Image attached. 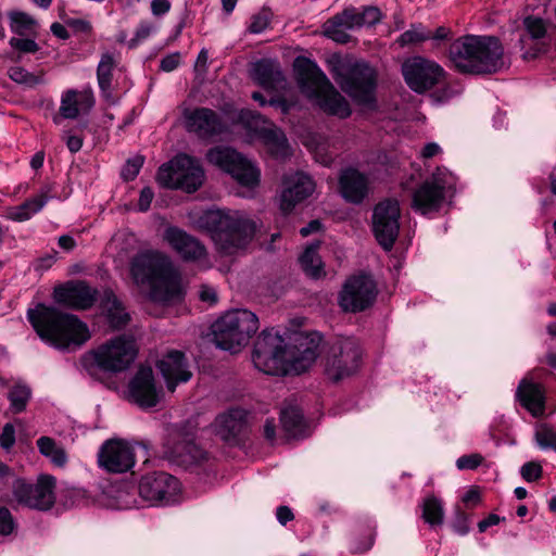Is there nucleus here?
<instances>
[{"mask_svg":"<svg viewBox=\"0 0 556 556\" xmlns=\"http://www.w3.org/2000/svg\"><path fill=\"white\" fill-rule=\"evenodd\" d=\"M104 311L106 312V316L111 326L114 328H121L125 326L129 319V316L125 312L124 306L114 295L108 296L104 304Z\"/></svg>","mask_w":556,"mask_h":556,"instance_id":"nucleus-40","label":"nucleus"},{"mask_svg":"<svg viewBox=\"0 0 556 556\" xmlns=\"http://www.w3.org/2000/svg\"><path fill=\"white\" fill-rule=\"evenodd\" d=\"M155 30V27L152 23L143 21L141 22L135 33L134 38L129 41V47L134 48L143 40L148 39Z\"/></svg>","mask_w":556,"mask_h":556,"instance_id":"nucleus-50","label":"nucleus"},{"mask_svg":"<svg viewBox=\"0 0 556 556\" xmlns=\"http://www.w3.org/2000/svg\"><path fill=\"white\" fill-rule=\"evenodd\" d=\"M53 299L56 303L85 309L90 307L96 301V291L83 281H72L55 287Z\"/></svg>","mask_w":556,"mask_h":556,"instance_id":"nucleus-26","label":"nucleus"},{"mask_svg":"<svg viewBox=\"0 0 556 556\" xmlns=\"http://www.w3.org/2000/svg\"><path fill=\"white\" fill-rule=\"evenodd\" d=\"M163 396V388L156 382L152 368L141 366L128 383V401L141 408H151L159 405Z\"/></svg>","mask_w":556,"mask_h":556,"instance_id":"nucleus-20","label":"nucleus"},{"mask_svg":"<svg viewBox=\"0 0 556 556\" xmlns=\"http://www.w3.org/2000/svg\"><path fill=\"white\" fill-rule=\"evenodd\" d=\"M463 502L469 506V507H473L476 505H478V503L480 502V492L478 489L476 488H471L469 489L463 496Z\"/></svg>","mask_w":556,"mask_h":556,"instance_id":"nucleus-62","label":"nucleus"},{"mask_svg":"<svg viewBox=\"0 0 556 556\" xmlns=\"http://www.w3.org/2000/svg\"><path fill=\"white\" fill-rule=\"evenodd\" d=\"M177 456L182 457L186 462L197 463L204 458V452L200 450L195 444H187L180 451L177 448Z\"/></svg>","mask_w":556,"mask_h":556,"instance_id":"nucleus-52","label":"nucleus"},{"mask_svg":"<svg viewBox=\"0 0 556 556\" xmlns=\"http://www.w3.org/2000/svg\"><path fill=\"white\" fill-rule=\"evenodd\" d=\"M421 517L430 527H439L444 522L443 501L434 494L427 495L421 502Z\"/></svg>","mask_w":556,"mask_h":556,"instance_id":"nucleus-35","label":"nucleus"},{"mask_svg":"<svg viewBox=\"0 0 556 556\" xmlns=\"http://www.w3.org/2000/svg\"><path fill=\"white\" fill-rule=\"evenodd\" d=\"M400 205L396 200H384L378 203L372 214V229L379 244L390 250L400 230Z\"/></svg>","mask_w":556,"mask_h":556,"instance_id":"nucleus-21","label":"nucleus"},{"mask_svg":"<svg viewBox=\"0 0 556 556\" xmlns=\"http://www.w3.org/2000/svg\"><path fill=\"white\" fill-rule=\"evenodd\" d=\"M252 78L266 90H280L286 86L279 66L269 60H261L253 64Z\"/></svg>","mask_w":556,"mask_h":556,"instance_id":"nucleus-32","label":"nucleus"},{"mask_svg":"<svg viewBox=\"0 0 556 556\" xmlns=\"http://www.w3.org/2000/svg\"><path fill=\"white\" fill-rule=\"evenodd\" d=\"M14 500L30 509L46 511L55 503V479L49 475L40 476L35 483L17 480L13 485Z\"/></svg>","mask_w":556,"mask_h":556,"instance_id":"nucleus-16","label":"nucleus"},{"mask_svg":"<svg viewBox=\"0 0 556 556\" xmlns=\"http://www.w3.org/2000/svg\"><path fill=\"white\" fill-rule=\"evenodd\" d=\"M170 2L168 0H152L151 1V12L155 16H161L166 14L170 10Z\"/></svg>","mask_w":556,"mask_h":556,"instance_id":"nucleus-59","label":"nucleus"},{"mask_svg":"<svg viewBox=\"0 0 556 556\" xmlns=\"http://www.w3.org/2000/svg\"><path fill=\"white\" fill-rule=\"evenodd\" d=\"M130 276L138 291L152 302L165 304L181 295L180 275L165 253H138L131 260Z\"/></svg>","mask_w":556,"mask_h":556,"instance_id":"nucleus-2","label":"nucleus"},{"mask_svg":"<svg viewBox=\"0 0 556 556\" xmlns=\"http://www.w3.org/2000/svg\"><path fill=\"white\" fill-rule=\"evenodd\" d=\"M62 139L65 141L67 149L72 153L78 152L83 147V138L71 134L68 130L62 132Z\"/></svg>","mask_w":556,"mask_h":556,"instance_id":"nucleus-55","label":"nucleus"},{"mask_svg":"<svg viewBox=\"0 0 556 556\" xmlns=\"http://www.w3.org/2000/svg\"><path fill=\"white\" fill-rule=\"evenodd\" d=\"M503 48L494 37L468 35L450 47V60L462 73L484 74L502 66Z\"/></svg>","mask_w":556,"mask_h":556,"instance_id":"nucleus-5","label":"nucleus"},{"mask_svg":"<svg viewBox=\"0 0 556 556\" xmlns=\"http://www.w3.org/2000/svg\"><path fill=\"white\" fill-rule=\"evenodd\" d=\"M336 80L352 98L363 104H370L374 100L375 71L364 63L346 66L340 65L336 70Z\"/></svg>","mask_w":556,"mask_h":556,"instance_id":"nucleus-15","label":"nucleus"},{"mask_svg":"<svg viewBox=\"0 0 556 556\" xmlns=\"http://www.w3.org/2000/svg\"><path fill=\"white\" fill-rule=\"evenodd\" d=\"M239 119L253 136L263 142L274 157L286 159L290 155V147L285 134L273 123L250 110H242Z\"/></svg>","mask_w":556,"mask_h":556,"instance_id":"nucleus-14","label":"nucleus"},{"mask_svg":"<svg viewBox=\"0 0 556 556\" xmlns=\"http://www.w3.org/2000/svg\"><path fill=\"white\" fill-rule=\"evenodd\" d=\"M245 412L240 408H232L216 417L213 430L223 441L229 442L242 430L245 422Z\"/></svg>","mask_w":556,"mask_h":556,"instance_id":"nucleus-31","label":"nucleus"},{"mask_svg":"<svg viewBox=\"0 0 556 556\" xmlns=\"http://www.w3.org/2000/svg\"><path fill=\"white\" fill-rule=\"evenodd\" d=\"M184 123L189 131L208 136L220 131L216 115L208 109L185 110Z\"/></svg>","mask_w":556,"mask_h":556,"instance_id":"nucleus-30","label":"nucleus"},{"mask_svg":"<svg viewBox=\"0 0 556 556\" xmlns=\"http://www.w3.org/2000/svg\"><path fill=\"white\" fill-rule=\"evenodd\" d=\"M137 353L138 348L131 337L118 336L89 352L84 363L86 366L93 364L105 371L121 372L134 363Z\"/></svg>","mask_w":556,"mask_h":556,"instance_id":"nucleus-9","label":"nucleus"},{"mask_svg":"<svg viewBox=\"0 0 556 556\" xmlns=\"http://www.w3.org/2000/svg\"><path fill=\"white\" fill-rule=\"evenodd\" d=\"M517 396L521 404L534 416H541L544 412V395L539 384L523 379L517 390Z\"/></svg>","mask_w":556,"mask_h":556,"instance_id":"nucleus-33","label":"nucleus"},{"mask_svg":"<svg viewBox=\"0 0 556 556\" xmlns=\"http://www.w3.org/2000/svg\"><path fill=\"white\" fill-rule=\"evenodd\" d=\"M534 439H535L536 444L541 448L555 450L556 430H554L553 428L545 426V425L539 426L535 430Z\"/></svg>","mask_w":556,"mask_h":556,"instance_id":"nucleus-47","label":"nucleus"},{"mask_svg":"<svg viewBox=\"0 0 556 556\" xmlns=\"http://www.w3.org/2000/svg\"><path fill=\"white\" fill-rule=\"evenodd\" d=\"M377 296V286L368 275L350 277L339 294V305L345 312H362L371 306Z\"/></svg>","mask_w":556,"mask_h":556,"instance_id":"nucleus-18","label":"nucleus"},{"mask_svg":"<svg viewBox=\"0 0 556 556\" xmlns=\"http://www.w3.org/2000/svg\"><path fill=\"white\" fill-rule=\"evenodd\" d=\"M143 164L141 156H135L127 161L122 170V176L125 180H132L139 173Z\"/></svg>","mask_w":556,"mask_h":556,"instance_id":"nucleus-53","label":"nucleus"},{"mask_svg":"<svg viewBox=\"0 0 556 556\" xmlns=\"http://www.w3.org/2000/svg\"><path fill=\"white\" fill-rule=\"evenodd\" d=\"M17 529V523L12 513L7 507H0V535L8 536Z\"/></svg>","mask_w":556,"mask_h":556,"instance_id":"nucleus-49","label":"nucleus"},{"mask_svg":"<svg viewBox=\"0 0 556 556\" xmlns=\"http://www.w3.org/2000/svg\"><path fill=\"white\" fill-rule=\"evenodd\" d=\"M8 76L14 83L29 89L46 84L45 72H29L23 66L14 65L8 68Z\"/></svg>","mask_w":556,"mask_h":556,"instance_id":"nucleus-36","label":"nucleus"},{"mask_svg":"<svg viewBox=\"0 0 556 556\" xmlns=\"http://www.w3.org/2000/svg\"><path fill=\"white\" fill-rule=\"evenodd\" d=\"M441 153V147L435 142L427 143L421 150L424 159H430Z\"/></svg>","mask_w":556,"mask_h":556,"instance_id":"nucleus-63","label":"nucleus"},{"mask_svg":"<svg viewBox=\"0 0 556 556\" xmlns=\"http://www.w3.org/2000/svg\"><path fill=\"white\" fill-rule=\"evenodd\" d=\"M199 295L203 302H207L210 304H213L217 301L216 290L208 286H202Z\"/></svg>","mask_w":556,"mask_h":556,"instance_id":"nucleus-60","label":"nucleus"},{"mask_svg":"<svg viewBox=\"0 0 556 556\" xmlns=\"http://www.w3.org/2000/svg\"><path fill=\"white\" fill-rule=\"evenodd\" d=\"M94 105V97L90 88L67 89L62 92L58 113L52 121L61 125L63 119H76L88 114Z\"/></svg>","mask_w":556,"mask_h":556,"instance_id":"nucleus-24","label":"nucleus"},{"mask_svg":"<svg viewBox=\"0 0 556 556\" xmlns=\"http://www.w3.org/2000/svg\"><path fill=\"white\" fill-rule=\"evenodd\" d=\"M402 73L407 86L419 93L438 85L444 76V71L438 63L421 56L404 61Z\"/></svg>","mask_w":556,"mask_h":556,"instance_id":"nucleus-19","label":"nucleus"},{"mask_svg":"<svg viewBox=\"0 0 556 556\" xmlns=\"http://www.w3.org/2000/svg\"><path fill=\"white\" fill-rule=\"evenodd\" d=\"M210 230L216 250L224 255H233L244 250L251 241L255 224L240 211L210 210L202 217Z\"/></svg>","mask_w":556,"mask_h":556,"instance_id":"nucleus-4","label":"nucleus"},{"mask_svg":"<svg viewBox=\"0 0 556 556\" xmlns=\"http://www.w3.org/2000/svg\"><path fill=\"white\" fill-rule=\"evenodd\" d=\"M429 38H431V34L428 30H426L421 25H414L410 29L400 36L399 42L400 45L405 46L425 41Z\"/></svg>","mask_w":556,"mask_h":556,"instance_id":"nucleus-48","label":"nucleus"},{"mask_svg":"<svg viewBox=\"0 0 556 556\" xmlns=\"http://www.w3.org/2000/svg\"><path fill=\"white\" fill-rule=\"evenodd\" d=\"M380 17L381 13L375 7H366L362 10L350 7L325 22L323 34L336 42L345 43L350 39L348 30L374 25L380 21Z\"/></svg>","mask_w":556,"mask_h":556,"instance_id":"nucleus-13","label":"nucleus"},{"mask_svg":"<svg viewBox=\"0 0 556 556\" xmlns=\"http://www.w3.org/2000/svg\"><path fill=\"white\" fill-rule=\"evenodd\" d=\"M30 397V390L26 384L17 383L9 393L11 409L13 413H21L25 409Z\"/></svg>","mask_w":556,"mask_h":556,"instance_id":"nucleus-43","label":"nucleus"},{"mask_svg":"<svg viewBox=\"0 0 556 556\" xmlns=\"http://www.w3.org/2000/svg\"><path fill=\"white\" fill-rule=\"evenodd\" d=\"M211 164L229 174L239 185L253 189L260 182L261 170L233 149L216 147L207 152Z\"/></svg>","mask_w":556,"mask_h":556,"instance_id":"nucleus-12","label":"nucleus"},{"mask_svg":"<svg viewBox=\"0 0 556 556\" xmlns=\"http://www.w3.org/2000/svg\"><path fill=\"white\" fill-rule=\"evenodd\" d=\"M154 198V193L150 187H144L139 197L138 207L141 212H146L149 210L151 202Z\"/></svg>","mask_w":556,"mask_h":556,"instance_id":"nucleus-57","label":"nucleus"},{"mask_svg":"<svg viewBox=\"0 0 556 556\" xmlns=\"http://www.w3.org/2000/svg\"><path fill=\"white\" fill-rule=\"evenodd\" d=\"M343 198L353 203H359L368 192V178L354 168L344 169L339 179Z\"/></svg>","mask_w":556,"mask_h":556,"instance_id":"nucleus-29","label":"nucleus"},{"mask_svg":"<svg viewBox=\"0 0 556 556\" xmlns=\"http://www.w3.org/2000/svg\"><path fill=\"white\" fill-rule=\"evenodd\" d=\"M542 466L536 462H528L520 468V475L527 482H533L541 478Z\"/></svg>","mask_w":556,"mask_h":556,"instance_id":"nucleus-51","label":"nucleus"},{"mask_svg":"<svg viewBox=\"0 0 556 556\" xmlns=\"http://www.w3.org/2000/svg\"><path fill=\"white\" fill-rule=\"evenodd\" d=\"M523 27L527 34L534 40H541L547 34V22L540 16H525Z\"/></svg>","mask_w":556,"mask_h":556,"instance_id":"nucleus-44","label":"nucleus"},{"mask_svg":"<svg viewBox=\"0 0 556 556\" xmlns=\"http://www.w3.org/2000/svg\"><path fill=\"white\" fill-rule=\"evenodd\" d=\"M156 366L169 392H174L179 383H185L192 377L184 354L178 351H172L164 355Z\"/></svg>","mask_w":556,"mask_h":556,"instance_id":"nucleus-27","label":"nucleus"},{"mask_svg":"<svg viewBox=\"0 0 556 556\" xmlns=\"http://www.w3.org/2000/svg\"><path fill=\"white\" fill-rule=\"evenodd\" d=\"M163 238L182 260L197 263L204 269L212 266L205 247L182 229L168 227Z\"/></svg>","mask_w":556,"mask_h":556,"instance_id":"nucleus-22","label":"nucleus"},{"mask_svg":"<svg viewBox=\"0 0 556 556\" xmlns=\"http://www.w3.org/2000/svg\"><path fill=\"white\" fill-rule=\"evenodd\" d=\"M271 17L273 13L268 9H262L251 16L248 30L251 34H261L265 31L270 25Z\"/></svg>","mask_w":556,"mask_h":556,"instance_id":"nucleus-45","label":"nucleus"},{"mask_svg":"<svg viewBox=\"0 0 556 556\" xmlns=\"http://www.w3.org/2000/svg\"><path fill=\"white\" fill-rule=\"evenodd\" d=\"M456 182L455 175L447 168H437L414 192L413 208L422 215L439 212L455 194Z\"/></svg>","mask_w":556,"mask_h":556,"instance_id":"nucleus-8","label":"nucleus"},{"mask_svg":"<svg viewBox=\"0 0 556 556\" xmlns=\"http://www.w3.org/2000/svg\"><path fill=\"white\" fill-rule=\"evenodd\" d=\"M8 16L11 30L20 36L33 31L36 25L31 16L21 11H11Z\"/></svg>","mask_w":556,"mask_h":556,"instance_id":"nucleus-42","label":"nucleus"},{"mask_svg":"<svg viewBox=\"0 0 556 556\" xmlns=\"http://www.w3.org/2000/svg\"><path fill=\"white\" fill-rule=\"evenodd\" d=\"M98 462L108 472H127L136 463L134 446L123 440H109L102 445Z\"/></svg>","mask_w":556,"mask_h":556,"instance_id":"nucleus-23","label":"nucleus"},{"mask_svg":"<svg viewBox=\"0 0 556 556\" xmlns=\"http://www.w3.org/2000/svg\"><path fill=\"white\" fill-rule=\"evenodd\" d=\"M276 517L279 523L285 526L294 518V515L288 506H279L276 510Z\"/></svg>","mask_w":556,"mask_h":556,"instance_id":"nucleus-61","label":"nucleus"},{"mask_svg":"<svg viewBox=\"0 0 556 556\" xmlns=\"http://www.w3.org/2000/svg\"><path fill=\"white\" fill-rule=\"evenodd\" d=\"M37 447L40 454L47 457L54 466L64 467L66 465L67 454L65 450L52 438L40 437L37 440Z\"/></svg>","mask_w":556,"mask_h":556,"instance_id":"nucleus-37","label":"nucleus"},{"mask_svg":"<svg viewBox=\"0 0 556 556\" xmlns=\"http://www.w3.org/2000/svg\"><path fill=\"white\" fill-rule=\"evenodd\" d=\"M181 61V55L178 52L166 55L161 61V68L164 72H172L178 67Z\"/></svg>","mask_w":556,"mask_h":556,"instance_id":"nucleus-56","label":"nucleus"},{"mask_svg":"<svg viewBox=\"0 0 556 556\" xmlns=\"http://www.w3.org/2000/svg\"><path fill=\"white\" fill-rule=\"evenodd\" d=\"M282 429L290 438H300L305 432V424L300 408L295 405H288L280 414Z\"/></svg>","mask_w":556,"mask_h":556,"instance_id":"nucleus-34","label":"nucleus"},{"mask_svg":"<svg viewBox=\"0 0 556 556\" xmlns=\"http://www.w3.org/2000/svg\"><path fill=\"white\" fill-rule=\"evenodd\" d=\"M319 242L311 243L300 256V264L303 270L314 278L324 274L323 262L317 253Z\"/></svg>","mask_w":556,"mask_h":556,"instance_id":"nucleus-38","label":"nucleus"},{"mask_svg":"<svg viewBox=\"0 0 556 556\" xmlns=\"http://www.w3.org/2000/svg\"><path fill=\"white\" fill-rule=\"evenodd\" d=\"M28 320L38 336L58 349L80 346L91 334L88 326L77 316L45 304H37L27 312Z\"/></svg>","mask_w":556,"mask_h":556,"instance_id":"nucleus-3","label":"nucleus"},{"mask_svg":"<svg viewBox=\"0 0 556 556\" xmlns=\"http://www.w3.org/2000/svg\"><path fill=\"white\" fill-rule=\"evenodd\" d=\"M320 343L318 332L298 333L288 345L278 332L266 330L254 344L252 361L260 371L267 375H298L315 363Z\"/></svg>","mask_w":556,"mask_h":556,"instance_id":"nucleus-1","label":"nucleus"},{"mask_svg":"<svg viewBox=\"0 0 556 556\" xmlns=\"http://www.w3.org/2000/svg\"><path fill=\"white\" fill-rule=\"evenodd\" d=\"M115 65V60L110 54H104L98 65V81L102 96L109 102H114L111 92V77Z\"/></svg>","mask_w":556,"mask_h":556,"instance_id":"nucleus-39","label":"nucleus"},{"mask_svg":"<svg viewBox=\"0 0 556 556\" xmlns=\"http://www.w3.org/2000/svg\"><path fill=\"white\" fill-rule=\"evenodd\" d=\"M52 185L43 186L35 197L26 200L22 204L3 207L1 216L15 223L29 220L34 215L39 213L52 198Z\"/></svg>","mask_w":556,"mask_h":556,"instance_id":"nucleus-28","label":"nucleus"},{"mask_svg":"<svg viewBox=\"0 0 556 556\" xmlns=\"http://www.w3.org/2000/svg\"><path fill=\"white\" fill-rule=\"evenodd\" d=\"M315 191V182L304 173H293L283 178V189L280 195V208L285 213L291 212Z\"/></svg>","mask_w":556,"mask_h":556,"instance_id":"nucleus-25","label":"nucleus"},{"mask_svg":"<svg viewBox=\"0 0 556 556\" xmlns=\"http://www.w3.org/2000/svg\"><path fill=\"white\" fill-rule=\"evenodd\" d=\"M9 45L12 49L11 60L15 62H21L26 54H34L39 50V45L30 38L12 37Z\"/></svg>","mask_w":556,"mask_h":556,"instance_id":"nucleus-41","label":"nucleus"},{"mask_svg":"<svg viewBox=\"0 0 556 556\" xmlns=\"http://www.w3.org/2000/svg\"><path fill=\"white\" fill-rule=\"evenodd\" d=\"M362 361L358 342L348 338L336 343L326 359L325 371L329 379L339 381L354 375Z\"/></svg>","mask_w":556,"mask_h":556,"instance_id":"nucleus-17","label":"nucleus"},{"mask_svg":"<svg viewBox=\"0 0 556 556\" xmlns=\"http://www.w3.org/2000/svg\"><path fill=\"white\" fill-rule=\"evenodd\" d=\"M293 68L303 94L316 102L326 113L340 118L351 113L348 101L333 88L329 79L312 60L299 56Z\"/></svg>","mask_w":556,"mask_h":556,"instance_id":"nucleus-6","label":"nucleus"},{"mask_svg":"<svg viewBox=\"0 0 556 556\" xmlns=\"http://www.w3.org/2000/svg\"><path fill=\"white\" fill-rule=\"evenodd\" d=\"M483 460L480 454L463 455L456 460V467L459 470H469L477 468Z\"/></svg>","mask_w":556,"mask_h":556,"instance_id":"nucleus-54","label":"nucleus"},{"mask_svg":"<svg viewBox=\"0 0 556 556\" xmlns=\"http://www.w3.org/2000/svg\"><path fill=\"white\" fill-rule=\"evenodd\" d=\"M305 144L313 151L317 162L324 165H329L332 161V154L328 153V141H319L315 138L306 141Z\"/></svg>","mask_w":556,"mask_h":556,"instance_id":"nucleus-46","label":"nucleus"},{"mask_svg":"<svg viewBox=\"0 0 556 556\" xmlns=\"http://www.w3.org/2000/svg\"><path fill=\"white\" fill-rule=\"evenodd\" d=\"M138 492L148 506H170L184 500L179 480L163 471L144 475L139 481Z\"/></svg>","mask_w":556,"mask_h":556,"instance_id":"nucleus-11","label":"nucleus"},{"mask_svg":"<svg viewBox=\"0 0 556 556\" xmlns=\"http://www.w3.org/2000/svg\"><path fill=\"white\" fill-rule=\"evenodd\" d=\"M66 25L76 31L86 33L90 29V24L84 20H67Z\"/></svg>","mask_w":556,"mask_h":556,"instance_id":"nucleus-64","label":"nucleus"},{"mask_svg":"<svg viewBox=\"0 0 556 556\" xmlns=\"http://www.w3.org/2000/svg\"><path fill=\"white\" fill-rule=\"evenodd\" d=\"M2 447L10 448L15 442V431L12 425H5L0 437Z\"/></svg>","mask_w":556,"mask_h":556,"instance_id":"nucleus-58","label":"nucleus"},{"mask_svg":"<svg viewBox=\"0 0 556 556\" xmlns=\"http://www.w3.org/2000/svg\"><path fill=\"white\" fill-rule=\"evenodd\" d=\"M156 180L162 187L191 193L202 186L204 172L198 161L180 154L159 168Z\"/></svg>","mask_w":556,"mask_h":556,"instance_id":"nucleus-10","label":"nucleus"},{"mask_svg":"<svg viewBox=\"0 0 556 556\" xmlns=\"http://www.w3.org/2000/svg\"><path fill=\"white\" fill-rule=\"evenodd\" d=\"M257 329L258 319L248 309L229 311L212 326L216 345L231 353H237L245 346Z\"/></svg>","mask_w":556,"mask_h":556,"instance_id":"nucleus-7","label":"nucleus"}]
</instances>
